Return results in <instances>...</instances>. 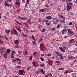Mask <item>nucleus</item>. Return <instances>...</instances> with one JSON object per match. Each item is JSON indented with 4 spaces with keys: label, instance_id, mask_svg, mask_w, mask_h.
Returning a JSON list of instances; mask_svg holds the SVG:
<instances>
[{
    "label": "nucleus",
    "instance_id": "f257e3e1",
    "mask_svg": "<svg viewBox=\"0 0 77 77\" xmlns=\"http://www.w3.org/2000/svg\"><path fill=\"white\" fill-rule=\"evenodd\" d=\"M25 72L24 71L22 70H19V72L18 74L19 75H25L23 74Z\"/></svg>",
    "mask_w": 77,
    "mask_h": 77
},
{
    "label": "nucleus",
    "instance_id": "f03ea898",
    "mask_svg": "<svg viewBox=\"0 0 77 77\" xmlns=\"http://www.w3.org/2000/svg\"><path fill=\"white\" fill-rule=\"evenodd\" d=\"M18 33L17 31L14 29H13V32H12V34L14 35H17Z\"/></svg>",
    "mask_w": 77,
    "mask_h": 77
},
{
    "label": "nucleus",
    "instance_id": "7ed1b4c3",
    "mask_svg": "<svg viewBox=\"0 0 77 77\" xmlns=\"http://www.w3.org/2000/svg\"><path fill=\"white\" fill-rule=\"evenodd\" d=\"M40 48L41 50H42V51H43V50H44L46 49V48L42 44H40Z\"/></svg>",
    "mask_w": 77,
    "mask_h": 77
},
{
    "label": "nucleus",
    "instance_id": "20e7f679",
    "mask_svg": "<svg viewBox=\"0 0 77 77\" xmlns=\"http://www.w3.org/2000/svg\"><path fill=\"white\" fill-rule=\"evenodd\" d=\"M45 19L47 20H50L52 19V17L51 16H48L45 18Z\"/></svg>",
    "mask_w": 77,
    "mask_h": 77
},
{
    "label": "nucleus",
    "instance_id": "39448f33",
    "mask_svg": "<svg viewBox=\"0 0 77 77\" xmlns=\"http://www.w3.org/2000/svg\"><path fill=\"white\" fill-rule=\"evenodd\" d=\"M73 33V31H71V29H68V33H67V35H69V34H72Z\"/></svg>",
    "mask_w": 77,
    "mask_h": 77
},
{
    "label": "nucleus",
    "instance_id": "423d86ee",
    "mask_svg": "<svg viewBox=\"0 0 77 77\" xmlns=\"http://www.w3.org/2000/svg\"><path fill=\"white\" fill-rule=\"evenodd\" d=\"M59 48L60 51H62L63 52H65L66 51L64 48H62V47H60Z\"/></svg>",
    "mask_w": 77,
    "mask_h": 77
},
{
    "label": "nucleus",
    "instance_id": "0eeeda50",
    "mask_svg": "<svg viewBox=\"0 0 77 77\" xmlns=\"http://www.w3.org/2000/svg\"><path fill=\"white\" fill-rule=\"evenodd\" d=\"M55 54H57V55H58L59 56H62V53H60L59 52L56 51Z\"/></svg>",
    "mask_w": 77,
    "mask_h": 77
},
{
    "label": "nucleus",
    "instance_id": "6e6552de",
    "mask_svg": "<svg viewBox=\"0 0 77 77\" xmlns=\"http://www.w3.org/2000/svg\"><path fill=\"white\" fill-rule=\"evenodd\" d=\"M66 28H64V29H63V31H62V32H61L62 33V34H63L65 33H66Z\"/></svg>",
    "mask_w": 77,
    "mask_h": 77
},
{
    "label": "nucleus",
    "instance_id": "1a4fd4ad",
    "mask_svg": "<svg viewBox=\"0 0 77 77\" xmlns=\"http://www.w3.org/2000/svg\"><path fill=\"white\" fill-rule=\"evenodd\" d=\"M72 77H77V75L75 73H72L71 74Z\"/></svg>",
    "mask_w": 77,
    "mask_h": 77
},
{
    "label": "nucleus",
    "instance_id": "9d476101",
    "mask_svg": "<svg viewBox=\"0 0 77 77\" xmlns=\"http://www.w3.org/2000/svg\"><path fill=\"white\" fill-rule=\"evenodd\" d=\"M22 35L24 37H27L28 36V35L27 34H26L24 33H22Z\"/></svg>",
    "mask_w": 77,
    "mask_h": 77
},
{
    "label": "nucleus",
    "instance_id": "9b49d317",
    "mask_svg": "<svg viewBox=\"0 0 77 77\" xmlns=\"http://www.w3.org/2000/svg\"><path fill=\"white\" fill-rule=\"evenodd\" d=\"M46 11V10L45 8L39 10L41 12H44L45 11Z\"/></svg>",
    "mask_w": 77,
    "mask_h": 77
},
{
    "label": "nucleus",
    "instance_id": "f8f14e48",
    "mask_svg": "<svg viewBox=\"0 0 77 77\" xmlns=\"http://www.w3.org/2000/svg\"><path fill=\"white\" fill-rule=\"evenodd\" d=\"M67 11H69L71 9V7L70 6H66Z\"/></svg>",
    "mask_w": 77,
    "mask_h": 77
},
{
    "label": "nucleus",
    "instance_id": "ddd939ff",
    "mask_svg": "<svg viewBox=\"0 0 77 77\" xmlns=\"http://www.w3.org/2000/svg\"><path fill=\"white\" fill-rule=\"evenodd\" d=\"M53 63V61H49L48 62V63L49 65H52Z\"/></svg>",
    "mask_w": 77,
    "mask_h": 77
},
{
    "label": "nucleus",
    "instance_id": "4468645a",
    "mask_svg": "<svg viewBox=\"0 0 77 77\" xmlns=\"http://www.w3.org/2000/svg\"><path fill=\"white\" fill-rule=\"evenodd\" d=\"M27 19V17H22L21 20H26Z\"/></svg>",
    "mask_w": 77,
    "mask_h": 77
},
{
    "label": "nucleus",
    "instance_id": "2eb2a0df",
    "mask_svg": "<svg viewBox=\"0 0 77 77\" xmlns=\"http://www.w3.org/2000/svg\"><path fill=\"white\" fill-rule=\"evenodd\" d=\"M73 5V4L72 2H70L67 3V5L68 6H69V5Z\"/></svg>",
    "mask_w": 77,
    "mask_h": 77
},
{
    "label": "nucleus",
    "instance_id": "dca6fc26",
    "mask_svg": "<svg viewBox=\"0 0 77 77\" xmlns=\"http://www.w3.org/2000/svg\"><path fill=\"white\" fill-rule=\"evenodd\" d=\"M18 42H19L18 40H16L14 41V44H16V45H17L19 43Z\"/></svg>",
    "mask_w": 77,
    "mask_h": 77
},
{
    "label": "nucleus",
    "instance_id": "f3484780",
    "mask_svg": "<svg viewBox=\"0 0 77 77\" xmlns=\"http://www.w3.org/2000/svg\"><path fill=\"white\" fill-rule=\"evenodd\" d=\"M7 51V54H9L10 53H11V49H7L6 50Z\"/></svg>",
    "mask_w": 77,
    "mask_h": 77
},
{
    "label": "nucleus",
    "instance_id": "a211bd4d",
    "mask_svg": "<svg viewBox=\"0 0 77 77\" xmlns=\"http://www.w3.org/2000/svg\"><path fill=\"white\" fill-rule=\"evenodd\" d=\"M59 22L58 21H54V22L53 23V24L55 25H57V23Z\"/></svg>",
    "mask_w": 77,
    "mask_h": 77
},
{
    "label": "nucleus",
    "instance_id": "6ab92c4d",
    "mask_svg": "<svg viewBox=\"0 0 77 77\" xmlns=\"http://www.w3.org/2000/svg\"><path fill=\"white\" fill-rule=\"evenodd\" d=\"M10 30H7V29H5V32L6 33H7L8 34H9L10 33Z\"/></svg>",
    "mask_w": 77,
    "mask_h": 77
},
{
    "label": "nucleus",
    "instance_id": "aec40b11",
    "mask_svg": "<svg viewBox=\"0 0 77 77\" xmlns=\"http://www.w3.org/2000/svg\"><path fill=\"white\" fill-rule=\"evenodd\" d=\"M58 16L59 17L61 18L62 19H65V17H63L62 15L58 14Z\"/></svg>",
    "mask_w": 77,
    "mask_h": 77
},
{
    "label": "nucleus",
    "instance_id": "412c9836",
    "mask_svg": "<svg viewBox=\"0 0 77 77\" xmlns=\"http://www.w3.org/2000/svg\"><path fill=\"white\" fill-rule=\"evenodd\" d=\"M45 64L44 63H42V64H41L40 65V66L41 67H43L45 66Z\"/></svg>",
    "mask_w": 77,
    "mask_h": 77
},
{
    "label": "nucleus",
    "instance_id": "4be33fe9",
    "mask_svg": "<svg viewBox=\"0 0 77 77\" xmlns=\"http://www.w3.org/2000/svg\"><path fill=\"white\" fill-rule=\"evenodd\" d=\"M5 50V49L4 47H1V48H0V51H4Z\"/></svg>",
    "mask_w": 77,
    "mask_h": 77
},
{
    "label": "nucleus",
    "instance_id": "5701e85b",
    "mask_svg": "<svg viewBox=\"0 0 77 77\" xmlns=\"http://www.w3.org/2000/svg\"><path fill=\"white\" fill-rule=\"evenodd\" d=\"M40 71L42 72V73L43 74H45V71H43V69H41V70H40Z\"/></svg>",
    "mask_w": 77,
    "mask_h": 77
},
{
    "label": "nucleus",
    "instance_id": "b1692460",
    "mask_svg": "<svg viewBox=\"0 0 77 77\" xmlns=\"http://www.w3.org/2000/svg\"><path fill=\"white\" fill-rule=\"evenodd\" d=\"M44 39L43 38H40L39 39V41H38V43L42 42V41Z\"/></svg>",
    "mask_w": 77,
    "mask_h": 77
},
{
    "label": "nucleus",
    "instance_id": "393cba45",
    "mask_svg": "<svg viewBox=\"0 0 77 77\" xmlns=\"http://www.w3.org/2000/svg\"><path fill=\"white\" fill-rule=\"evenodd\" d=\"M15 22L16 23H17V24H19V25H20V26H22V23H20L19 22L17 21V20H15Z\"/></svg>",
    "mask_w": 77,
    "mask_h": 77
},
{
    "label": "nucleus",
    "instance_id": "a878e982",
    "mask_svg": "<svg viewBox=\"0 0 77 77\" xmlns=\"http://www.w3.org/2000/svg\"><path fill=\"white\" fill-rule=\"evenodd\" d=\"M32 68V67L31 66L28 67L27 69H26V71H29V70L31 69Z\"/></svg>",
    "mask_w": 77,
    "mask_h": 77
},
{
    "label": "nucleus",
    "instance_id": "bb28decb",
    "mask_svg": "<svg viewBox=\"0 0 77 77\" xmlns=\"http://www.w3.org/2000/svg\"><path fill=\"white\" fill-rule=\"evenodd\" d=\"M27 49H26L25 50V51H24V54L25 55H27Z\"/></svg>",
    "mask_w": 77,
    "mask_h": 77
},
{
    "label": "nucleus",
    "instance_id": "cd10ccee",
    "mask_svg": "<svg viewBox=\"0 0 77 77\" xmlns=\"http://www.w3.org/2000/svg\"><path fill=\"white\" fill-rule=\"evenodd\" d=\"M4 38H5V39L6 40H7V41H9V39L7 37V36H6V35L4 36Z\"/></svg>",
    "mask_w": 77,
    "mask_h": 77
},
{
    "label": "nucleus",
    "instance_id": "c85d7f7f",
    "mask_svg": "<svg viewBox=\"0 0 77 77\" xmlns=\"http://www.w3.org/2000/svg\"><path fill=\"white\" fill-rule=\"evenodd\" d=\"M17 30L19 31V32H21L22 31V30L21 29L20 27H19L18 28H17L16 29Z\"/></svg>",
    "mask_w": 77,
    "mask_h": 77
},
{
    "label": "nucleus",
    "instance_id": "c756f323",
    "mask_svg": "<svg viewBox=\"0 0 77 77\" xmlns=\"http://www.w3.org/2000/svg\"><path fill=\"white\" fill-rule=\"evenodd\" d=\"M46 30V29L45 28H44L42 30V33H43Z\"/></svg>",
    "mask_w": 77,
    "mask_h": 77
},
{
    "label": "nucleus",
    "instance_id": "7c9ffc66",
    "mask_svg": "<svg viewBox=\"0 0 77 77\" xmlns=\"http://www.w3.org/2000/svg\"><path fill=\"white\" fill-rule=\"evenodd\" d=\"M74 41V39H72L69 41V42H70V43H72V42Z\"/></svg>",
    "mask_w": 77,
    "mask_h": 77
},
{
    "label": "nucleus",
    "instance_id": "2f4dec72",
    "mask_svg": "<svg viewBox=\"0 0 77 77\" xmlns=\"http://www.w3.org/2000/svg\"><path fill=\"white\" fill-rule=\"evenodd\" d=\"M20 4V2H17V1H16V3H15V5L16 6L17 5H18V4Z\"/></svg>",
    "mask_w": 77,
    "mask_h": 77
},
{
    "label": "nucleus",
    "instance_id": "473e14b6",
    "mask_svg": "<svg viewBox=\"0 0 77 77\" xmlns=\"http://www.w3.org/2000/svg\"><path fill=\"white\" fill-rule=\"evenodd\" d=\"M35 40H34L33 41H32V42L33 43V45H36V43H35Z\"/></svg>",
    "mask_w": 77,
    "mask_h": 77
},
{
    "label": "nucleus",
    "instance_id": "72a5a7b5",
    "mask_svg": "<svg viewBox=\"0 0 77 77\" xmlns=\"http://www.w3.org/2000/svg\"><path fill=\"white\" fill-rule=\"evenodd\" d=\"M16 61H21L22 60H20V59L18 58H17V59H16Z\"/></svg>",
    "mask_w": 77,
    "mask_h": 77
},
{
    "label": "nucleus",
    "instance_id": "f704fd0d",
    "mask_svg": "<svg viewBox=\"0 0 77 77\" xmlns=\"http://www.w3.org/2000/svg\"><path fill=\"white\" fill-rule=\"evenodd\" d=\"M31 38H32V39L34 40V41H35V38L34 37L33 35H32L31 36Z\"/></svg>",
    "mask_w": 77,
    "mask_h": 77
},
{
    "label": "nucleus",
    "instance_id": "c9c22d12",
    "mask_svg": "<svg viewBox=\"0 0 77 77\" xmlns=\"http://www.w3.org/2000/svg\"><path fill=\"white\" fill-rule=\"evenodd\" d=\"M18 53L19 54H22V51H19L18 52Z\"/></svg>",
    "mask_w": 77,
    "mask_h": 77
},
{
    "label": "nucleus",
    "instance_id": "e433bc0d",
    "mask_svg": "<svg viewBox=\"0 0 77 77\" xmlns=\"http://www.w3.org/2000/svg\"><path fill=\"white\" fill-rule=\"evenodd\" d=\"M54 20H55L56 21H59V20H58V19H57V18H54Z\"/></svg>",
    "mask_w": 77,
    "mask_h": 77
},
{
    "label": "nucleus",
    "instance_id": "4c0bfd02",
    "mask_svg": "<svg viewBox=\"0 0 77 77\" xmlns=\"http://www.w3.org/2000/svg\"><path fill=\"white\" fill-rule=\"evenodd\" d=\"M60 22L61 23H65V21L64 20H61Z\"/></svg>",
    "mask_w": 77,
    "mask_h": 77
},
{
    "label": "nucleus",
    "instance_id": "58836bf2",
    "mask_svg": "<svg viewBox=\"0 0 77 77\" xmlns=\"http://www.w3.org/2000/svg\"><path fill=\"white\" fill-rule=\"evenodd\" d=\"M61 26V24H60V25L58 24V26H57V28H60V27Z\"/></svg>",
    "mask_w": 77,
    "mask_h": 77
},
{
    "label": "nucleus",
    "instance_id": "ea45409f",
    "mask_svg": "<svg viewBox=\"0 0 77 77\" xmlns=\"http://www.w3.org/2000/svg\"><path fill=\"white\" fill-rule=\"evenodd\" d=\"M40 59L41 61H44V59H43V57H40Z\"/></svg>",
    "mask_w": 77,
    "mask_h": 77
},
{
    "label": "nucleus",
    "instance_id": "a19ab883",
    "mask_svg": "<svg viewBox=\"0 0 77 77\" xmlns=\"http://www.w3.org/2000/svg\"><path fill=\"white\" fill-rule=\"evenodd\" d=\"M65 69V68H60V69H59V70H63Z\"/></svg>",
    "mask_w": 77,
    "mask_h": 77
},
{
    "label": "nucleus",
    "instance_id": "79ce46f5",
    "mask_svg": "<svg viewBox=\"0 0 77 77\" xmlns=\"http://www.w3.org/2000/svg\"><path fill=\"white\" fill-rule=\"evenodd\" d=\"M59 58L60 60H63V57L62 56H61Z\"/></svg>",
    "mask_w": 77,
    "mask_h": 77
},
{
    "label": "nucleus",
    "instance_id": "37998d69",
    "mask_svg": "<svg viewBox=\"0 0 77 77\" xmlns=\"http://www.w3.org/2000/svg\"><path fill=\"white\" fill-rule=\"evenodd\" d=\"M32 64H33V66H35V61H33V62H32Z\"/></svg>",
    "mask_w": 77,
    "mask_h": 77
},
{
    "label": "nucleus",
    "instance_id": "c03bdc74",
    "mask_svg": "<svg viewBox=\"0 0 77 77\" xmlns=\"http://www.w3.org/2000/svg\"><path fill=\"white\" fill-rule=\"evenodd\" d=\"M41 72L39 71H37L36 72V74H40Z\"/></svg>",
    "mask_w": 77,
    "mask_h": 77
},
{
    "label": "nucleus",
    "instance_id": "a18cd8bd",
    "mask_svg": "<svg viewBox=\"0 0 77 77\" xmlns=\"http://www.w3.org/2000/svg\"><path fill=\"white\" fill-rule=\"evenodd\" d=\"M52 55L51 54H47V56H48V57H49L50 56H51Z\"/></svg>",
    "mask_w": 77,
    "mask_h": 77
},
{
    "label": "nucleus",
    "instance_id": "49530a36",
    "mask_svg": "<svg viewBox=\"0 0 77 77\" xmlns=\"http://www.w3.org/2000/svg\"><path fill=\"white\" fill-rule=\"evenodd\" d=\"M12 60L13 63H14L15 62V61H16V60H15L14 59H13Z\"/></svg>",
    "mask_w": 77,
    "mask_h": 77
},
{
    "label": "nucleus",
    "instance_id": "de8ad7c7",
    "mask_svg": "<svg viewBox=\"0 0 77 77\" xmlns=\"http://www.w3.org/2000/svg\"><path fill=\"white\" fill-rule=\"evenodd\" d=\"M21 68V66H17V67H16V68L17 69H20Z\"/></svg>",
    "mask_w": 77,
    "mask_h": 77
},
{
    "label": "nucleus",
    "instance_id": "09e8293b",
    "mask_svg": "<svg viewBox=\"0 0 77 77\" xmlns=\"http://www.w3.org/2000/svg\"><path fill=\"white\" fill-rule=\"evenodd\" d=\"M21 11V10L19 9H18L17 10V12H20Z\"/></svg>",
    "mask_w": 77,
    "mask_h": 77
},
{
    "label": "nucleus",
    "instance_id": "8fccbe9b",
    "mask_svg": "<svg viewBox=\"0 0 77 77\" xmlns=\"http://www.w3.org/2000/svg\"><path fill=\"white\" fill-rule=\"evenodd\" d=\"M26 2L27 4H29V0H27Z\"/></svg>",
    "mask_w": 77,
    "mask_h": 77
},
{
    "label": "nucleus",
    "instance_id": "3c124183",
    "mask_svg": "<svg viewBox=\"0 0 77 77\" xmlns=\"http://www.w3.org/2000/svg\"><path fill=\"white\" fill-rule=\"evenodd\" d=\"M45 6L47 8H48L49 7V6L48 5H45Z\"/></svg>",
    "mask_w": 77,
    "mask_h": 77
},
{
    "label": "nucleus",
    "instance_id": "603ef678",
    "mask_svg": "<svg viewBox=\"0 0 77 77\" xmlns=\"http://www.w3.org/2000/svg\"><path fill=\"white\" fill-rule=\"evenodd\" d=\"M63 27L65 28H67V26L66 24H64Z\"/></svg>",
    "mask_w": 77,
    "mask_h": 77
},
{
    "label": "nucleus",
    "instance_id": "864d4df0",
    "mask_svg": "<svg viewBox=\"0 0 77 77\" xmlns=\"http://www.w3.org/2000/svg\"><path fill=\"white\" fill-rule=\"evenodd\" d=\"M46 24L47 26H49L50 25V23H49L47 22H46Z\"/></svg>",
    "mask_w": 77,
    "mask_h": 77
},
{
    "label": "nucleus",
    "instance_id": "5fc2aeb1",
    "mask_svg": "<svg viewBox=\"0 0 77 77\" xmlns=\"http://www.w3.org/2000/svg\"><path fill=\"white\" fill-rule=\"evenodd\" d=\"M73 59L74 60H76L77 59V56L73 57Z\"/></svg>",
    "mask_w": 77,
    "mask_h": 77
},
{
    "label": "nucleus",
    "instance_id": "6e6d98bb",
    "mask_svg": "<svg viewBox=\"0 0 77 77\" xmlns=\"http://www.w3.org/2000/svg\"><path fill=\"white\" fill-rule=\"evenodd\" d=\"M41 56H42V57H44L45 56V54H41Z\"/></svg>",
    "mask_w": 77,
    "mask_h": 77
},
{
    "label": "nucleus",
    "instance_id": "4d7b16f0",
    "mask_svg": "<svg viewBox=\"0 0 77 77\" xmlns=\"http://www.w3.org/2000/svg\"><path fill=\"white\" fill-rule=\"evenodd\" d=\"M9 6L11 7H12L13 6V5H12V4H10V5H9Z\"/></svg>",
    "mask_w": 77,
    "mask_h": 77
},
{
    "label": "nucleus",
    "instance_id": "13d9d810",
    "mask_svg": "<svg viewBox=\"0 0 77 77\" xmlns=\"http://www.w3.org/2000/svg\"><path fill=\"white\" fill-rule=\"evenodd\" d=\"M0 43H1V44H3V41H2V40H0Z\"/></svg>",
    "mask_w": 77,
    "mask_h": 77
},
{
    "label": "nucleus",
    "instance_id": "bf43d9fd",
    "mask_svg": "<svg viewBox=\"0 0 77 77\" xmlns=\"http://www.w3.org/2000/svg\"><path fill=\"white\" fill-rule=\"evenodd\" d=\"M7 56H8V54H7V53L5 54V58H7Z\"/></svg>",
    "mask_w": 77,
    "mask_h": 77
},
{
    "label": "nucleus",
    "instance_id": "052dcab7",
    "mask_svg": "<svg viewBox=\"0 0 77 77\" xmlns=\"http://www.w3.org/2000/svg\"><path fill=\"white\" fill-rule=\"evenodd\" d=\"M68 37V36H66V35L64 36V38H67V37Z\"/></svg>",
    "mask_w": 77,
    "mask_h": 77
},
{
    "label": "nucleus",
    "instance_id": "680f3d73",
    "mask_svg": "<svg viewBox=\"0 0 77 77\" xmlns=\"http://www.w3.org/2000/svg\"><path fill=\"white\" fill-rule=\"evenodd\" d=\"M56 63H57V64H59L60 63V62L58 61H57L56 62Z\"/></svg>",
    "mask_w": 77,
    "mask_h": 77
},
{
    "label": "nucleus",
    "instance_id": "e2e57ef3",
    "mask_svg": "<svg viewBox=\"0 0 77 77\" xmlns=\"http://www.w3.org/2000/svg\"><path fill=\"white\" fill-rule=\"evenodd\" d=\"M68 72H69V70H67V71L65 72V74H67L68 73Z\"/></svg>",
    "mask_w": 77,
    "mask_h": 77
},
{
    "label": "nucleus",
    "instance_id": "0e129e2a",
    "mask_svg": "<svg viewBox=\"0 0 77 77\" xmlns=\"http://www.w3.org/2000/svg\"><path fill=\"white\" fill-rule=\"evenodd\" d=\"M49 75V76H52V73H50L49 75Z\"/></svg>",
    "mask_w": 77,
    "mask_h": 77
},
{
    "label": "nucleus",
    "instance_id": "69168bd1",
    "mask_svg": "<svg viewBox=\"0 0 77 77\" xmlns=\"http://www.w3.org/2000/svg\"><path fill=\"white\" fill-rule=\"evenodd\" d=\"M5 6H9V4L6 3Z\"/></svg>",
    "mask_w": 77,
    "mask_h": 77
},
{
    "label": "nucleus",
    "instance_id": "338daca9",
    "mask_svg": "<svg viewBox=\"0 0 77 77\" xmlns=\"http://www.w3.org/2000/svg\"><path fill=\"white\" fill-rule=\"evenodd\" d=\"M18 18L19 19H20V20H21V18H22V17H20V16H19L18 17Z\"/></svg>",
    "mask_w": 77,
    "mask_h": 77
},
{
    "label": "nucleus",
    "instance_id": "774afa93",
    "mask_svg": "<svg viewBox=\"0 0 77 77\" xmlns=\"http://www.w3.org/2000/svg\"><path fill=\"white\" fill-rule=\"evenodd\" d=\"M48 76H49V75H45V77H48Z\"/></svg>",
    "mask_w": 77,
    "mask_h": 77
}]
</instances>
